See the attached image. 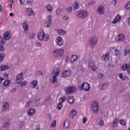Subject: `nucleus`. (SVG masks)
Wrapping results in <instances>:
<instances>
[{"mask_svg":"<svg viewBox=\"0 0 130 130\" xmlns=\"http://www.w3.org/2000/svg\"><path fill=\"white\" fill-rule=\"evenodd\" d=\"M10 69V66L7 64H2L0 66V71H6Z\"/></svg>","mask_w":130,"mask_h":130,"instance_id":"obj_19","label":"nucleus"},{"mask_svg":"<svg viewBox=\"0 0 130 130\" xmlns=\"http://www.w3.org/2000/svg\"><path fill=\"white\" fill-rule=\"evenodd\" d=\"M47 10L49 11V12H51L52 11V7L51 6L48 5L46 7Z\"/></svg>","mask_w":130,"mask_h":130,"instance_id":"obj_42","label":"nucleus"},{"mask_svg":"<svg viewBox=\"0 0 130 130\" xmlns=\"http://www.w3.org/2000/svg\"><path fill=\"white\" fill-rule=\"evenodd\" d=\"M10 84H11V81L7 79L3 83V86L4 87H7V86L10 85Z\"/></svg>","mask_w":130,"mask_h":130,"instance_id":"obj_31","label":"nucleus"},{"mask_svg":"<svg viewBox=\"0 0 130 130\" xmlns=\"http://www.w3.org/2000/svg\"><path fill=\"white\" fill-rule=\"evenodd\" d=\"M0 44V52L1 51H4L5 50V47H4V45H5V43H2V41H1Z\"/></svg>","mask_w":130,"mask_h":130,"instance_id":"obj_35","label":"nucleus"},{"mask_svg":"<svg viewBox=\"0 0 130 130\" xmlns=\"http://www.w3.org/2000/svg\"><path fill=\"white\" fill-rule=\"evenodd\" d=\"M91 109L95 114L98 113V109H99V107L98 106V104L97 102L95 101L92 102L91 105Z\"/></svg>","mask_w":130,"mask_h":130,"instance_id":"obj_7","label":"nucleus"},{"mask_svg":"<svg viewBox=\"0 0 130 130\" xmlns=\"http://www.w3.org/2000/svg\"><path fill=\"white\" fill-rule=\"evenodd\" d=\"M38 83V81H37V80H34L30 83V87H31V88H35V87H36V86H37Z\"/></svg>","mask_w":130,"mask_h":130,"instance_id":"obj_30","label":"nucleus"},{"mask_svg":"<svg viewBox=\"0 0 130 130\" xmlns=\"http://www.w3.org/2000/svg\"><path fill=\"white\" fill-rule=\"evenodd\" d=\"M66 100H67V98H66V96L60 98L59 99V101L60 103H62L63 102H64Z\"/></svg>","mask_w":130,"mask_h":130,"instance_id":"obj_36","label":"nucleus"},{"mask_svg":"<svg viewBox=\"0 0 130 130\" xmlns=\"http://www.w3.org/2000/svg\"><path fill=\"white\" fill-rule=\"evenodd\" d=\"M89 45L91 48L96 45L97 43V39L95 37H91L89 40Z\"/></svg>","mask_w":130,"mask_h":130,"instance_id":"obj_9","label":"nucleus"},{"mask_svg":"<svg viewBox=\"0 0 130 130\" xmlns=\"http://www.w3.org/2000/svg\"><path fill=\"white\" fill-rule=\"evenodd\" d=\"M119 53V51H118V50H117V49H115V55H117Z\"/></svg>","mask_w":130,"mask_h":130,"instance_id":"obj_62","label":"nucleus"},{"mask_svg":"<svg viewBox=\"0 0 130 130\" xmlns=\"http://www.w3.org/2000/svg\"><path fill=\"white\" fill-rule=\"evenodd\" d=\"M66 11H67V12H68V13H71L72 12V7L67 8Z\"/></svg>","mask_w":130,"mask_h":130,"instance_id":"obj_52","label":"nucleus"},{"mask_svg":"<svg viewBox=\"0 0 130 130\" xmlns=\"http://www.w3.org/2000/svg\"><path fill=\"white\" fill-rule=\"evenodd\" d=\"M45 41H48L49 40V35H47L46 38L45 39Z\"/></svg>","mask_w":130,"mask_h":130,"instance_id":"obj_60","label":"nucleus"},{"mask_svg":"<svg viewBox=\"0 0 130 130\" xmlns=\"http://www.w3.org/2000/svg\"><path fill=\"white\" fill-rule=\"evenodd\" d=\"M121 19V16L118 14L115 18L114 20L112 21L113 24H116L117 22H118V21H120V20Z\"/></svg>","mask_w":130,"mask_h":130,"instance_id":"obj_21","label":"nucleus"},{"mask_svg":"<svg viewBox=\"0 0 130 130\" xmlns=\"http://www.w3.org/2000/svg\"><path fill=\"white\" fill-rule=\"evenodd\" d=\"M76 15L78 18L84 19L88 16V12L86 11L85 10H79L76 12Z\"/></svg>","mask_w":130,"mask_h":130,"instance_id":"obj_2","label":"nucleus"},{"mask_svg":"<svg viewBox=\"0 0 130 130\" xmlns=\"http://www.w3.org/2000/svg\"><path fill=\"white\" fill-rule=\"evenodd\" d=\"M3 112H6V111H9L10 109V106L9 105V103H5L3 106Z\"/></svg>","mask_w":130,"mask_h":130,"instance_id":"obj_13","label":"nucleus"},{"mask_svg":"<svg viewBox=\"0 0 130 130\" xmlns=\"http://www.w3.org/2000/svg\"><path fill=\"white\" fill-rule=\"evenodd\" d=\"M108 55H109V53H107L105 55H104L102 57V60L106 61L107 59V57H108Z\"/></svg>","mask_w":130,"mask_h":130,"instance_id":"obj_34","label":"nucleus"},{"mask_svg":"<svg viewBox=\"0 0 130 130\" xmlns=\"http://www.w3.org/2000/svg\"><path fill=\"white\" fill-rule=\"evenodd\" d=\"M55 30L56 32H57L60 35H64V34H66V31L63 30V29H55Z\"/></svg>","mask_w":130,"mask_h":130,"instance_id":"obj_27","label":"nucleus"},{"mask_svg":"<svg viewBox=\"0 0 130 130\" xmlns=\"http://www.w3.org/2000/svg\"><path fill=\"white\" fill-rule=\"evenodd\" d=\"M28 37L30 39H33V38H34V37H35V34H34L33 32H29L28 34Z\"/></svg>","mask_w":130,"mask_h":130,"instance_id":"obj_37","label":"nucleus"},{"mask_svg":"<svg viewBox=\"0 0 130 130\" xmlns=\"http://www.w3.org/2000/svg\"><path fill=\"white\" fill-rule=\"evenodd\" d=\"M124 35L123 34H120L116 37V39L117 42H120L121 41H123L124 40Z\"/></svg>","mask_w":130,"mask_h":130,"instance_id":"obj_11","label":"nucleus"},{"mask_svg":"<svg viewBox=\"0 0 130 130\" xmlns=\"http://www.w3.org/2000/svg\"><path fill=\"white\" fill-rule=\"evenodd\" d=\"M61 12V9H59L57 10L56 11V15H59Z\"/></svg>","mask_w":130,"mask_h":130,"instance_id":"obj_54","label":"nucleus"},{"mask_svg":"<svg viewBox=\"0 0 130 130\" xmlns=\"http://www.w3.org/2000/svg\"><path fill=\"white\" fill-rule=\"evenodd\" d=\"M78 56L76 55H72L71 58H70L71 60H73V61H71L72 63H73V62H75V61H76V60L78 59Z\"/></svg>","mask_w":130,"mask_h":130,"instance_id":"obj_32","label":"nucleus"},{"mask_svg":"<svg viewBox=\"0 0 130 130\" xmlns=\"http://www.w3.org/2000/svg\"><path fill=\"white\" fill-rule=\"evenodd\" d=\"M79 89L80 91L84 90V91L87 92V91H89L90 90V84L87 82H84L80 86H79Z\"/></svg>","mask_w":130,"mask_h":130,"instance_id":"obj_5","label":"nucleus"},{"mask_svg":"<svg viewBox=\"0 0 130 130\" xmlns=\"http://www.w3.org/2000/svg\"><path fill=\"white\" fill-rule=\"evenodd\" d=\"M108 83L107 82L103 83L100 85V88L101 90H106L108 87Z\"/></svg>","mask_w":130,"mask_h":130,"instance_id":"obj_16","label":"nucleus"},{"mask_svg":"<svg viewBox=\"0 0 130 130\" xmlns=\"http://www.w3.org/2000/svg\"><path fill=\"white\" fill-rule=\"evenodd\" d=\"M87 120V118L84 117L83 118V123H85Z\"/></svg>","mask_w":130,"mask_h":130,"instance_id":"obj_59","label":"nucleus"},{"mask_svg":"<svg viewBox=\"0 0 130 130\" xmlns=\"http://www.w3.org/2000/svg\"><path fill=\"white\" fill-rule=\"evenodd\" d=\"M119 123H120V124H121V125H123L124 126H125V121L122 119L120 120Z\"/></svg>","mask_w":130,"mask_h":130,"instance_id":"obj_45","label":"nucleus"},{"mask_svg":"<svg viewBox=\"0 0 130 130\" xmlns=\"http://www.w3.org/2000/svg\"><path fill=\"white\" fill-rule=\"evenodd\" d=\"M105 12V8L103 6H100L98 8V13L101 15H103Z\"/></svg>","mask_w":130,"mask_h":130,"instance_id":"obj_20","label":"nucleus"},{"mask_svg":"<svg viewBox=\"0 0 130 130\" xmlns=\"http://www.w3.org/2000/svg\"><path fill=\"white\" fill-rule=\"evenodd\" d=\"M51 20H52V18H51V15H49L48 20L45 22V26L47 28H49V25L51 24Z\"/></svg>","mask_w":130,"mask_h":130,"instance_id":"obj_15","label":"nucleus"},{"mask_svg":"<svg viewBox=\"0 0 130 130\" xmlns=\"http://www.w3.org/2000/svg\"><path fill=\"white\" fill-rule=\"evenodd\" d=\"M122 71H127L129 69V65L128 64H124L121 67Z\"/></svg>","mask_w":130,"mask_h":130,"instance_id":"obj_25","label":"nucleus"},{"mask_svg":"<svg viewBox=\"0 0 130 130\" xmlns=\"http://www.w3.org/2000/svg\"><path fill=\"white\" fill-rule=\"evenodd\" d=\"M122 73L119 74V77L120 78V79H121V80H123V81H124L125 79L122 77Z\"/></svg>","mask_w":130,"mask_h":130,"instance_id":"obj_50","label":"nucleus"},{"mask_svg":"<svg viewBox=\"0 0 130 130\" xmlns=\"http://www.w3.org/2000/svg\"><path fill=\"white\" fill-rule=\"evenodd\" d=\"M91 70L93 71V72H95V71H96L97 70V67H96V66L93 65L91 67Z\"/></svg>","mask_w":130,"mask_h":130,"instance_id":"obj_49","label":"nucleus"},{"mask_svg":"<svg viewBox=\"0 0 130 130\" xmlns=\"http://www.w3.org/2000/svg\"><path fill=\"white\" fill-rule=\"evenodd\" d=\"M126 10H129L130 9V2H128L127 4L125 6Z\"/></svg>","mask_w":130,"mask_h":130,"instance_id":"obj_47","label":"nucleus"},{"mask_svg":"<svg viewBox=\"0 0 130 130\" xmlns=\"http://www.w3.org/2000/svg\"><path fill=\"white\" fill-rule=\"evenodd\" d=\"M77 112L76 110H72L71 111V113L70 114V117L72 119L74 118V117L76 116L77 115Z\"/></svg>","mask_w":130,"mask_h":130,"instance_id":"obj_22","label":"nucleus"},{"mask_svg":"<svg viewBox=\"0 0 130 130\" xmlns=\"http://www.w3.org/2000/svg\"><path fill=\"white\" fill-rule=\"evenodd\" d=\"M103 74H101V73H100L99 75H98V77H99V79H102L103 78Z\"/></svg>","mask_w":130,"mask_h":130,"instance_id":"obj_55","label":"nucleus"},{"mask_svg":"<svg viewBox=\"0 0 130 130\" xmlns=\"http://www.w3.org/2000/svg\"><path fill=\"white\" fill-rule=\"evenodd\" d=\"M71 70H66L62 73L61 76L62 78H67V77L71 76Z\"/></svg>","mask_w":130,"mask_h":130,"instance_id":"obj_12","label":"nucleus"},{"mask_svg":"<svg viewBox=\"0 0 130 130\" xmlns=\"http://www.w3.org/2000/svg\"><path fill=\"white\" fill-rule=\"evenodd\" d=\"M10 125V122L9 121H6L3 123V126L4 127H8Z\"/></svg>","mask_w":130,"mask_h":130,"instance_id":"obj_41","label":"nucleus"},{"mask_svg":"<svg viewBox=\"0 0 130 130\" xmlns=\"http://www.w3.org/2000/svg\"><path fill=\"white\" fill-rule=\"evenodd\" d=\"M92 5H94V2L90 1L89 3L88 4V6H92Z\"/></svg>","mask_w":130,"mask_h":130,"instance_id":"obj_63","label":"nucleus"},{"mask_svg":"<svg viewBox=\"0 0 130 130\" xmlns=\"http://www.w3.org/2000/svg\"><path fill=\"white\" fill-rule=\"evenodd\" d=\"M77 88L76 87L74 86H68L65 89L64 91L68 95H71V94H73L74 92H76Z\"/></svg>","mask_w":130,"mask_h":130,"instance_id":"obj_3","label":"nucleus"},{"mask_svg":"<svg viewBox=\"0 0 130 130\" xmlns=\"http://www.w3.org/2000/svg\"><path fill=\"white\" fill-rule=\"evenodd\" d=\"M11 39V36H10V32L6 31L4 34V38L1 39L2 43L5 44L7 40H10Z\"/></svg>","mask_w":130,"mask_h":130,"instance_id":"obj_6","label":"nucleus"},{"mask_svg":"<svg viewBox=\"0 0 130 130\" xmlns=\"http://www.w3.org/2000/svg\"><path fill=\"white\" fill-rule=\"evenodd\" d=\"M70 124H71V123L69 120H65L63 125L64 128H68L70 126Z\"/></svg>","mask_w":130,"mask_h":130,"instance_id":"obj_23","label":"nucleus"},{"mask_svg":"<svg viewBox=\"0 0 130 130\" xmlns=\"http://www.w3.org/2000/svg\"><path fill=\"white\" fill-rule=\"evenodd\" d=\"M17 91V88H13L12 90H11V92L12 93H15V92Z\"/></svg>","mask_w":130,"mask_h":130,"instance_id":"obj_58","label":"nucleus"},{"mask_svg":"<svg viewBox=\"0 0 130 130\" xmlns=\"http://www.w3.org/2000/svg\"><path fill=\"white\" fill-rule=\"evenodd\" d=\"M33 106H34V104L31 101L28 102L26 104V108H32Z\"/></svg>","mask_w":130,"mask_h":130,"instance_id":"obj_26","label":"nucleus"},{"mask_svg":"<svg viewBox=\"0 0 130 130\" xmlns=\"http://www.w3.org/2000/svg\"><path fill=\"white\" fill-rule=\"evenodd\" d=\"M73 7L74 9H79V4H78V3L76 2L73 5Z\"/></svg>","mask_w":130,"mask_h":130,"instance_id":"obj_46","label":"nucleus"},{"mask_svg":"<svg viewBox=\"0 0 130 130\" xmlns=\"http://www.w3.org/2000/svg\"><path fill=\"white\" fill-rule=\"evenodd\" d=\"M130 54L129 50L125 49L124 50V56H126V55H127V54Z\"/></svg>","mask_w":130,"mask_h":130,"instance_id":"obj_48","label":"nucleus"},{"mask_svg":"<svg viewBox=\"0 0 130 130\" xmlns=\"http://www.w3.org/2000/svg\"><path fill=\"white\" fill-rule=\"evenodd\" d=\"M39 101H40V99L36 101V106H39V104H40V103H39Z\"/></svg>","mask_w":130,"mask_h":130,"instance_id":"obj_53","label":"nucleus"},{"mask_svg":"<svg viewBox=\"0 0 130 130\" xmlns=\"http://www.w3.org/2000/svg\"><path fill=\"white\" fill-rule=\"evenodd\" d=\"M22 27L24 30V33H27L28 32V28L29 27V25H28V23L25 22L22 23Z\"/></svg>","mask_w":130,"mask_h":130,"instance_id":"obj_17","label":"nucleus"},{"mask_svg":"<svg viewBox=\"0 0 130 130\" xmlns=\"http://www.w3.org/2000/svg\"><path fill=\"white\" fill-rule=\"evenodd\" d=\"M56 125V120H54L52 121L51 126L52 127H55V126Z\"/></svg>","mask_w":130,"mask_h":130,"instance_id":"obj_43","label":"nucleus"},{"mask_svg":"<svg viewBox=\"0 0 130 130\" xmlns=\"http://www.w3.org/2000/svg\"><path fill=\"white\" fill-rule=\"evenodd\" d=\"M56 43L57 45L61 46L63 44V40L62 39V38L60 36L57 37L56 40Z\"/></svg>","mask_w":130,"mask_h":130,"instance_id":"obj_10","label":"nucleus"},{"mask_svg":"<svg viewBox=\"0 0 130 130\" xmlns=\"http://www.w3.org/2000/svg\"><path fill=\"white\" fill-rule=\"evenodd\" d=\"M26 14L27 16H33V15H34V12H33L32 8H27Z\"/></svg>","mask_w":130,"mask_h":130,"instance_id":"obj_18","label":"nucleus"},{"mask_svg":"<svg viewBox=\"0 0 130 130\" xmlns=\"http://www.w3.org/2000/svg\"><path fill=\"white\" fill-rule=\"evenodd\" d=\"M57 110H60V109H61V108H62V104H61V103H59L57 105Z\"/></svg>","mask_w":130,"mask_h":130,"instance_id":"obj_40","label":"nucleus"},{"mask_svg":"<svg viewBox=\"0 0 130 130\" xmlns=\"http://www.w3.org/2000/svg\"><path fill=\"white\" fill-rule=\"evenodd\" d=\"M38 76H43V73L41 71H38L36 73V77H38Z\"/></svg>","mask_w":130,"mask_h":130,"instance_id":"obj_38","label":"nucleus"},{"mask_svg":"<svg viewBox=\"0 0 130 130\" xmlns=\"http://www.w3.org/2000/svg\"><path fill=\"white\" fill-rule=\"evenodd\" d=\"M27 4H32L33 0H26Z\"/></svg>","mask_w":130,"mask_h":130,"instance_id":"obj_64","label":"nucleus"},{"mask_svg":"<svg viewBox=\"0 0 130 130\" xmlns=\"http://www.w3.org/2000/svg\"><path fill=\"white\" fill-rule=\"evenodd\" d=\"M9 2H10V4H9V6L11 7V8H12V6L14 4V1L13 0H9Z\"/></svg>","mask_w":130,"mask_h":130,"instance_id":"obj_51","label":"nucleus"},{"mask_svg":"<svg viewBox=\"0 0 130 130\" xmlns=\"http://www.w3.org/2000/svg\"><path fill=\"white\" fill-rule=\"evenodd\" d=\"M100 125H101V126L104 125V121H103V120H101L100 122Z\"/></svg>","mask_w":130,"mask_h":130,"instance_id":"obj_57","label":"nucleus"},{"mask_svg":"<svg viewBox=\"0 0 130 130\" xmlns=\"http://www.w3.org/2000/svg\"><path fill=\"white\" fill-rule=\"evenodd\" d=\"M57 76H56V75H53L52 76V81H51V83H52L53 84H55V83H57Z\"/></svg>","mask_w":130,"mask_h":130,"instance_id":"obj_28","label":"nucleus"},{"mask_svg":"<svg viewBox=\"0 0 130 130\" xmlns=\"http://www.w3.org/2000/svg\"><path fill=\"white\" fill-rule=\"evenodd\" d=\"M64 50L62 49H57L53 51V54L54 57H58L61 56L63 54Z\"/></svg>","mask_w":130,"mask_h":130,"instance_id":"obj_4","label":"nucleus"},{"mask_svg":"<svg viewBox=\"0 0 130 130\" xmlns=\"http://www.w3.org/2000/svg\"><path fill=\"white\" fill-rule=\"evenodd\" d=\"M118 120L119 119L118 118H116L113 121V124H112V127H113V128H114V127L116 126L117 123H118Z\"/></svg>","mask_w":130,"mask_h":130,"instance_id":"obj_33","label":"nucleus"},{"mask_svg":"<svg viewBox=\"0 0 130 130\" xmlns=\"http://www.w3.org/2000/svg\"><path fill=\"white\" fill-rule=\"evenodd\" d=\"M1 120H2L3 121H5L6 120V117H5L4 116H3L1 117Z\"/></svg>","mask_w":130,"mask_h":130,"instance_id":"obj_61","label":"nucleus"},{"mask_svg":"<svg viewBox=\"0 0 130 130\" xmlns=\"http://www.w3.org/2000/svg\"><path fill=\"white\" fill-rule=\"evenodd\" d=\"M24 124H25V123L24 122V121L20 122V127H23V126H24Z\"/></svg>","mask_w":130,"mask_h":130,"instance_id":"obj_56","label":"nucleus"},{"mask_svg":"<svg viewBox=\"0 0 130 130\" xmlns=\"http://www.w3.org/2000/svg\"><path fill=\"white\" fill-rule=\"evenodd\" d=\"M88 64L89 67L92 66L94 64V60L92 59L89 60Z\"/></svg>","mask_w":130,"mask_h":130,"instance_id":"obj_39","label":"nucleus"},{"mask_svg":"<svg viewBox=\"0 0 130 130\" xmlns=\"http://www.w3.org/2000/svg\"><path fill=\"white\" fill-rule=\"evenodd\" d=\"M23 76H24V73H21L19 74L16 76V84H20V86H26L27 85V81H24L22 82V80H24Z\"/></svg>","mask_w":130,"mask_h":130,"instance_id":"obj_1","label":"nucleus"},{"mask_svg":"<svg viewBox=\"0 0 130 130\" xmlns=\"http://www.w3.org/2000/svg\"><path fill=\"white\" fill-rule=\"evenodd\" d=\"M67 101L70 104L74 103V101H75V100H74V96H69L67 99Z\"/></svg>","mask_w":130,"mask_h":130,"instance_id":"obj_29","label":"nucleus"},{"mask_svg":"<svg viewBox=\"0 0 130 130\" xmlns=\"http://www.w3.org/2000/svg\"><path fill=\"white\" fill-rule=\"evenodd\" d=\"M38 38L40 41L44 40V38L45 37V34L44 33V30L43 29H41L40 31L38 33Z\"/></svg>","mask_w":130,"mask_h":130,"instance_id":"obj_8","label":"nucleus"},{"mask_svg":"<svg viewBox=\"0 0 130 130\" xmlns=\"http://www.w3.org/2000/svg\"><path fill=\"white\" fill-rule=\"evenodd\" d=\"M5 58V55L4 54H0V62L3 61Z\"/></svg>","mask_w":130,"mask_h":130,"instance_id":"obj_44","label":"nucleus"},{"mask_svg":"<svg viewBox=\"0 0 130 130\" xmlns=\"http://www.w3.org/2000/svg\"><path fill=\"white\" fill-rule=\"evenodd\" d=\"M34 113H35V109H30L27 111V114L30 116H32V115H33Z\"/></svg>","mask_w":130,"mask_h":130,"instance_id":"obj_24","label":"nucleus"},{"mask_svg":"<svg viewBox=\"0 0 130 130\" xmlns=\"http://www.w3.org/2000/svg\"><path fill=\"white\" fill-rule=\"evenodd\" d=\"M59 74V69L57 68H55L52 69L51 72V75H56V76H58Z\"/></svg>","mask_w":130,"mask_h":130,"instance_id":"obj_14","label":"nucleus"}]
</instances>
